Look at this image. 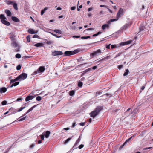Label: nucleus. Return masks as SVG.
I'll return each instance as SVG.
<instances>
[{"instance_id": "nucleus-1", "label": "nucleus", "mask_w": 153, "mask_h": 153, "mask_svg": "<svg viewBox=\"0 0 153 153\" xmlns=\"http://www.w3.org/2000/svg\"><path fill=\"white\" fill-rule=\"evenodd\" d=\"M103 109V107L102 106H97L94 111L90 113V117H92L93 118H94L99 114L100 111L102 110Z\"/></svg>"}, {"instance_id": "nucleus-2", "label": "nucleus", "mask_w": 153, "mask_h": 153, "mask_svg": "<svg viewBox=\"0 0 153 153\" xmlns=\"http://www.w3.org/2000/svg\"><path fill=\"white\" fill-rule=\"evenodd\" d=\"M0 19L1 22L3 24L9 26L10 25V22L7 21V18L5 17L4 15L1 14L0 15Z\"/></svg>"}, {"instance_id": "nucleus-3", "label": "nucleus", "mask_w": 153, "mask_h": 153, "mask_svg": "<svg viewBox=\"0 0 153 153\" xmlns=\"http://www.w3.org/2000/svg\"><path fill=\"white\" fill-rule=\"evenodd\" d=\"M27 74L25 73H22L17 76L19 80L20 81L25 79L27 77Z\"/></svg>"}, {"instance_id": "nucleus-4", "label": "nucleus", "mask_w": 153, "mask_h": 153, "mask_svg": "<svg viewBox=\"0 0 153 153\" xmlns=\"http://www.w3.org/2000/svg\"><path fill=\"white\" fill-rule=\"evenodd\" d=\"M101 53V50L100 49H99L97 51H94L93 52L90 54V55L91 56V58H92L94 56Z\"/></svg>"}, {"instance_id": "nucleus-5", "label": "nucleus", "mask_w": 153, "mask_h": 153, "mask_svg": "<svg viewBox=\"0 0 153 153\" xmlns=\"http://www.w3.org/2000/svg\"><path fill=\"white\" fill-rule=\"evenodd\" d=\"M131 109L130 108H128L126 111L123 114V117H124V118H126V117L129 116L130 114H133V112H132L131 111V112H128V111Z\"/></svg>"}, {"instance_id": "nucleus-6", "label": "nucleus", "mask_w": 153, "mask_h": 153, "mask_svg": "<svg viewBox=\"0 0 153 153\" xmlns=\"http://www.w3.org/2000/svg\"><path fill=\"white\" fill-rule=\"evenodd\" d=\"M63 53L62 51H55L52 52V55L53 56L62 55Z\"/></svg>"}, {"instance_id": "nucleus-7", "label": "nucleus", "mask_w": 153, "mask_h": 153, "mask_svg": "<svg viewBox=\"0 0 153 153\" xmlns=\"http://www.w3.org/2000/svg\"><path fill=\"white\" fill-rule=\"evenodd\" d=\"M123 9L122 8H120L117 13V17L118 18L120 17L123 13Z\"/></svg>"}, {"instance_id": "nucleus-8", "label": "nucleus", "mask_w": 153, "mask_h": 153, "mask_svg": "<svg viewBox=\"0 0 153 153\" xmlns=\"http://www.w3.org/2000/svg\"><path fill=\"white\" fill-rule=\"evenodd\" d=\"M10 4L13 5V8L16 10H18V8L17 7V4L16 2H14L12 1H10Z\"/></svg>"}, {"instance_id": "nucleus-9", "label": "nucleus", "mask_w": 153, "mask_h": 153, "mask_svg": "<svg viewBox=\"0 0 153 153\" xmlns=\"http://www.w3.org/2000/svg\"><path fill=\"white\" fill-rule=\"evenodd\" d=\"M36 96H32L30 95H28L25 98V101L27 102L28 101L33 99L34 97H35Z\"/></svg>"}, {"instance_id": "nucleus-10", "label": "nucleus", "mask_w": 153, "mask_h": 153, "mask_svg": "<svg viewBox=\"0 0 153 153\" xmlns=\"http://www.w3.org/2000/svg\"><path fill=\"white\" fill-rule=\"evenodd\" d=\"M72 51H67L64 52L63 56H68L71 55H72Z\"/></svg>"}, {"instance_id": "nucleus-11", "label": "nucleus", "mask_w": 153, "mask_h": 153, "mask_svg": "<svg viewBox=\"0 0 153 153\" xmlns=\"http://www.w3.org/2000/svg\"><path fill=\"white\" fill-rule=\"evenodd\" d=\"M45 70V68L44 66H42L40 67L38 69V71L39 73L43 72Z\"/></svg>"}, {"instance_id": "nucleus-12", "label": "nucleus", "mask_w": 153, "mask_h": 153, "mask_svg": "<svg viewBox=\"0 0 153 153\" xmlns=\"http://www.w3.org/2000/svg\"><path fill=\"white\" fill-rule=\"evenodd\" d=\"M25 108V107H21L18 110H15L13 112H12L11 114H13L17 112H20L22 111L23 109Z\"/></svg>"}, {"instance_id": "nucleus-13", "label": "nucleus", "mask_w": 153, "mask_h": 153, "mask_svg": "<svg viewBox=\"0 0 153 153\" xmlns=\"http://www.w3.org/2000/svg\"><path fill=\"white\" fill-rule=\"evenodd\" d=\"M11 19L13 21L16 22H20V20L18 18L16 17L12 16L11 17Z\"/></svg>"}, {"instance_id": "nucleus-14", "label": "nucleus", "mask_w": 153, "mask_h": 153, "mask_svg": "<svg viewBox=\"0 0 153 153\" xmlns=\"http://www.w3.org/2000/svg\"><path fill=\"white\" fill-rule=\"evenodd\" d=\"M50 134V132L49 131H47L46 132H43V134H44L45 137L48 138L49 137Z\"/></svg>"}, {"instance_id": "nucleus-15", "label": "nucleus", "mask_w": 153, "mask_h": 153, "mask_svg": "<svg viewBox=\"0 0 153 153\" xmlns=\"http://www.w3.org/2000/svg\"><path fill=\"white\" fill-rule=\"evenodd\" d=\"M27 31L29 33L31 34H35L37 33V32H36L34 31L33 29L30 28Z\"/></svg>"}, {"instance_id": "nucleus-16", "label": "nucleus", "mask_w": 153, "mask_h": 153, "mask_svg": "<svg viewBox=\"0 0 153 153\" xmlns=\"http://www.w3.org/2000/svg\"><path fill=\"white\" fill-rule=\"evenodd\" d=\"M129 26V24H126L123 26L121 28V29L122 30H126L127 28Z\"/></svg>"}, {"instance_id": "nucleus-17", "label": "nucleus", "mask_w": 153, "mask_h": 153, "mask_svg": "<svg viewBox=\"0 0 153 153\" xmlns=\"http://www.w3.org/2000/svg\"><path fill=\"white\" fill-rule=\"evenodd\" d=\"M19 82H16L12 83V84L10 85V88H12L13 86H16L19 84Z\"/></svg>"}, {"instance_id": "nucleus-18", "label": "nucleus", "mask_w": 153, "mask_h": 153, "mask_svg": "<svg viewBox=\"0 0 153 153\" xmlns=\"http://www.w3.org/2000/svg\"><path fill=\"white\" fill-rule=\"evenodd\" d=\"M12 46L14 48H16L18 46V44L16 42V41L12 42L11 43Z\"/></svg>"}, {"instance_id": "nucleus-19", "label": "nucleus", "mask_w": 153, "mask_h": 153, "mask_svg": "<svg viewBox=\"0 0 153 153\" xmlns=\"http://www.w3.org/2000/svg\"><path fill=\"white\" fill-rule=\"evenodd\" d=\"M7 91L6 88L5 87L1 88L0 89V92L1 93H4Z\"/></svg>"}, {"instance_id": "nucleus-20", "label": "nucleus", "mask_w": 153, "mask_h": 153, "mask_svg": "<svg viewBox=\"0 0 153 153\" xmlns=\"http://www.w3.org/2000/svg\"><path fill=\"white\" fill-rule=\"evenodd\" d=\"M73 137V136L71 137H70L67 139L65 141L63 142V144H67L68 142L71 140Z\"/></svg>"}, {"instance_id": "nucleus-21", "label": "nucleus", "mask_w": 153, "mask_h": 153, "mask_svg": "<svg viewBox=\"0 0 153 153\" xmlns=\"http://www.w3.org/2000/svg\"><path fill=\"white\" fill-rule=\"evenodd\" d=\"M43 44L42 43H37L34 45V46L36 47L43 46Z\"/></svg>"}, {"instance_id": "nucleus-22", "label": "nucleus", "mask_w": 153, "mask_h": 153, "mask_svg": "<svg viewBox=\"0 0 153 153\" xmlns=\"http://www.w3.org/2000/svg\"><path fill=\"white\" fill-rule=\"evenodd\" d=\"M18 80H19V79L17 77H16L15 79H14L11 80L10 81V84L12 83L16 82H15L16 81Z\"/></svg>"}, {"instance_id": "nucleus-23", "label": "nucleus", "mask_w": 153, "mask_h": 153, "mask_svg": "<svg viewBox=\"0 0 153 153\" xmlns=\"http://www.w3.org/2000/svg\"><path fill=\"white\" fill-rule=\"evenodd\" d=\"M91 70V68H89L87 69L86 70H85L83 72V73H82V76L84 75L86 73H87V72H88V71H90Z\"/></svg>"}, {"instance_id": "nucleus-24", "label": "nucleus", "mask_w": 153, "mask_h": 153, "mask_svg": "<svg viewBox=\"0 0 153 153\" xmlns=\"http://www.w3.org/2000/svg\"><path fill=\"white\" fill-rule=\"evenodd\" d=\"M109 27V25L108 24H104L102 25V28L103 30H104L106 28H108Z\"/></svg>"}, {"instance_id": "nucleus-25", "label": "nucleus", "mask_w": 153, "mask_h": 153, "mask_svg": "<svg viewBox=\"0 0 153 153\" xmlns=\"http://www.w3.org/2000/svg\"><path fill=\"white\" fill-rule=\"evenodd\" d=\"M54 31L58 34H61L62 33V32L59 30L56 29L54 30Z\"/></svg>"}, {"instance_id": "nucleus-26", "label": "nucleus", "mask_w": 153, "mask_h": 153, "mask_svg": "<svg viewBox=\"0 0 153 153\" xmlns=\"http://www.w3.org/2000/svg\"><path fill=\"white\" fill-rule=\"evenodd\" d=\"M79 51L78 49L75 50L73 51H72V55L77 53L78 52H79Z\"/></svg>"}, {"instance_id": "nucleus-27", "label": "nucleus", "mask_w": 153, "mask_h": 153, "mask_svg": "<svg viewBox=\"0 0 153 153\" xmlns=\"http://www.w3.org/2000/svg\"><path fill=\"white\" fill-rule=\"evenodd\" d=\"M78 144V143L76 142L74 146L72 148V150H74V149L77 148V146Z\"/></svg>"}, {"instance_id": "nucleus-28", "label": "nucleus", "mask_w": 153, "mask_h": 153, "mask_svg": "<svg viewBox=\"0 0 153 153\" xmlns=\"http://www.w3.org/2000/svg\"><path fill=\"white\" fill-rule=\"evenodd\" d=\"M69 95L71 96H74L75 94V91L74 90H71L69 92Z\"/></svg>"}, {"instance_id": "nucleus-29", "label": "nucleus", "mask_w": 153, "mask_h": 153, "mask_svg": "<svg viewBox=\"0 0 153 153\" xmlns=\"http://www.w3.org/2000/svg\"><path fill=\"white\" fill-rule=\"evenodd\" d=\"M129 73V71L128 69H126V71L125 72V73L123 74V76H127L128 75V74Z\"/></svg>"}, {"instance_id": "nucleus-30", "label": "nucleus", "mask_w": 153, "mask_h": 153, "mask_svg": "<svg viewBox=\"0 0 153 153\" xmlns=\"http://www.w3.org/2000/svg\"><path fill=\"white\" fill-rule=\"evenodd\" d=\"M15 36H12L10 37V38L11 39V40L12 41V42H15V41H16V40L15 38Z\"/></svg>"}, {"instance_id": "nucleus-31", "label": "nucleus", "mask_w": 153, "mask_h": 153, "mask_svg": "<svg viewBox=\"0 0 153 153\" xmlns=\"http://www.w3.org/2000/svg\"><path fill=\"white\" fill-rule=\"evenodd\" d=\"M46 43L47 45H49L53 44V42L52 41H47Z\"/></svg>"}, {"instance_id": "nucleus-32", "label": "nucleus", "mask_w": 153, "mask_h": 153, "mask_svg": "<svg viewBox=\"0 0 153 153\" xmlns=\"http://www.w3.org/2000/svg\"><path fill=\"white\" fill-rule=\"evenodd\" d=\"M31 111V110L30 109V108L29 109H28L27 111V112L23 115H22V116H21L19 118H21V117H23V116H25V115H26V114H27V113H29V112H30V111Z\"/></svg>"}, {"instance_id": "nucleus-33", "label": "nucleus", "mask_w": 153, "mask_h": 153, "mask_svg": "<svg viewBox=\"0 0 153 153\" xmlns=\"http://www.w3.org/2000/svg\"><path fill=\"white\" fill-rule=\"evenodd\" d=\"M23 117H23L20 119L19 120V121H23V120H25V119L26 118V115H25V116H24Z\"/></svg>"}, {"instance_id": "nucleus-34", "label": "nucleus", "mask_w": 153, "mask_h": 153, "mask_svg": "<svg viewBox=\"0 0 153 153\" xmlns=\"http://www.w3.org/2000/svg\"><path fill=\"white\" fill-rule=\"evenodd\" d=\"M111 58V56L110 55L108 56H107L106 57H104L103 59L105 61L107 59H110Z\"/></svg>"}, {"instance_id": "nucleus-35", "label": "nucleus", "mask_w": 153, "mask_h": 153, "mask_svg": "<svg viewBox=\"0 0 153 153\" xmlns=\"http://www.w3.org/2000/svg\"><path fill=\"white\" fill-rule=\"evenodd\" d=\"M144 26H143V25H141L139 29L140 31L141 30H144Z\"/></svg>"}, {"instance_id": "nucleus-36", "label": "nucleus", "mask_w": 153, "mask_h": 153, "mask_svg": "<svg viewBox=\"0 0 153 153\" xmlns=\"http://www.w3.org/2000/svg\"><path fill=\"white\" fill-rule=\"evenodd\" d=\"M5 12L6 13L7 16H10V10H6L5 11Z\"/></svg>"}, {"instance_id": "nucleus-37", "label": "nucleus", "mask_w": 153, "mask_h": 153, "mask_svg": "<svg viewBox=\"0 0 153 153\" xmlns=\"http://www.w3.org/2000/svg\"><path fill=\"white\" fill-rule=\"evenodd\" d=\"M30 35H28L26 37L27 41L28 42H29L30 41Z\"/></svg>"}, {"instance_id": "nucleus-38", "label": "nucleus", "mask_w": 153, "mask_h": 153, "mask_svg": "<svg viewBox=\"0 0 153 153\" xmlns=\"http://www.w3.org/2000/svg\"><path fill=\"white\" fill-rule=\"evenodd\" d=\"M15 57L16 58L19 59L21 58V55L20 54L17 53Z\"/></svg>"}, {"instance_id": "nucleus-39", "label": "nucleus", "mask_w": 153, "mask_h": 153, "mask_svg": "<svg viewBox=\"0 0 153 153\" xmlns=\"http://www.w3.org/2000/svg\"><path fill=\"white\" fill-rule=\"evenodd\" d=\"M21 68V66L20 65H18L16 67V69L17 70H20Z\"/></svg>"}, {"instance_id": "nucleus-40", "label": "nucleus", "mask_w": 153, "mask_h": 153, "mask_svg": "<svg viewBox=\"0 0 153 153\" xmlns=\"http://www.w3.org/2000/svg\"><path fill=\"white\" fill-rule=\"evenodd\" d=\"M82 83L81 82H79L78 83V85L79 87H81L82 86Z\"/></svg>"}, {"instance_id": "nucleus-41", "label": "nucleus", "mask_w": 153, "mask_h": 153, "mask_svg": "<svg viewBox=\"0 0 153 153\" xmlns=\"http://www.w3.org/2000/svg\"><path fill=\"white\" fill-rule=\"evenodd\" d=\"M42 98L40 96H37L36 98V100L37 101H39L41 100Z\"/></svg>"}, {"instance_id": "nucleus-42", "label": "nucleus", "mask_w": 153, "mask_h": 153, "mask_svg": "<svg viewBox=\"0 0 153 153\" xmlns=\"http://www.w3.org/2000/svg\"><path fill=\"white\" fill-rule=\"evenodd\" d=\"M102 92H101L100 91H98L96 92V95L95 96L97 97L98 96V95H100L101 94Z\"/></svg>"}, {"instance_id": "nucleus-43", "label": "nucleus", "mask_w": 153, "mask_h": 153, "mask_svg": "<svg viewBox=\"0 0 153 153\" xmlns=\"http://www.w3.org/2000/svg\"><path fill=\"white\" fill-rule=\"evenodd\" d=\"M38 73H39V71H38V70H37V71H35L34 72H33L32 75H35L37 74Z\"/></svg>"}, {"instance_id": "nucleus-44", "label": "nucleus", "mask_w": 153, "mask_h": 153, "mask_svg": "<svg viewBox=\"0 0 153 153\" xmlns=\"http://www.w3.org/2000/svg\"><path fill=\"white\" fill-rule=\"evenodd\" d=\"M120 45L121 46H123L126 45V42H123L120 43Z\"/></svg>"}, {"instance_id": "nucleus-45", "label": "nucleus", "mask_w": 153, "mask_h": 153, "mask_svg": "<svg viewBox=\"0 0 153 153\" xmlns=\"http://www.w3.org/2000/svg\"><path fill=\"white\" fill-rule=\"evenodd\" d=\"M50 33L52 35L56 37V38H59V37H61V36H57V35H56L55 34H53V33Z\"/></svg>"}, {"instance_id": "nucleus-46", "label": "nucleus", "mask_w": 153, "mask_h": 153, "mask_svg": "<svg viewBox=\"0 0 153 153\" xmlns=\"http://www.w3.org/2000/svg\"><path fill=\"white\" fill-rule=\"evenodd\" d=\"M81 139V136H80L76 142L78 144V143L80 141Z\"/></svg>"}, {"instance_id": "nucleus-47", "label": "nucleus", "mask_w": 153, "mask_h": 153, "mask_svg": "<svg viewBox=\"0 0 153 153\" xmlns=\"http://www.w3.org/2000/svg\"><path fill=\"white\" fill-rule=\"evenodd\" d=\"M132 42V41L131 40H128L127 42H126V45L129 44L131 43Z\"/></svg>"}, {"instance_id": "nucleus-48", "label": "nucleus", "mask_w": 153, "mask_h": 153, "mask_svg": "<svg viewBox=\"0 0 153 153\" xmlns=\"http://www.w3.org/2000/svg\"><path fill=\"white\" fill-rule=\"evenodd\" d=\"M90 36H82L81 37L82 39H88V38H90Z\"/></svg>"}, {"instance_id": "nucleus-49", "label": "nucleus", "mask_w": 153, "mask_h": 153, "mask_svg": "<svg viewBox=\"0 0 153 153\" xmlns=\"http://www.w3.org/2000/svg\"><path fill=\"white\" fill-rule=\"evenodd\" d=\"M122 53V52H119L116 55V56L114 57V58H116L119 56H120L121 54Z\"/></svg>"}, {"instance_id": "nucleus-50", "label": "nucleus", "mask_w": 153, "mask_h": 153, "mask_svg": "<svg viewBox=\"0 0 153 153\" xmlns=\"http://www.w3.org/2000/svg\"><path fill=\"white\" fill-rule=\"evenodd\" d=\"M123 67V65H120L118 66V68L119 69H121Z\"/></svg>"}, {"instance_id": "nucleus-51", "label": "nucleus", "mask_w": 153, "mask_h": 153, "mask_svg": "<svg viewBox=\"0 0 153 153\" xmlns=\"http://www.w3.org/2000/svg\"><path fill=\"white\" fill-rule=\"evenodd\" d=\"M126 143V142H125L122 145H121L120 147V149H122L123 147L124 146L126 143Z\"/></svg>"}, {"instance_id": "nucleus-52", "label": "nucleus", "mask_w": 153, "mask_h": 153, "mask_svg": "<svg viewBox=\"0 0 153 153\" xmlns=\"http://www.w3.org/2000/svg\"><path fill=\"white\" fill-rule=\"evenodd\" d=\"M7 102L6 101H3L1 102V104L3 105H6L7 104Z\"/></svg>"}, {"instance_id": "nucleus-53", "label": "nucleus", "mask_w": 153, "mask_h": 153, "mask_svg": "<svg viewBox=\"0 0 153 153\" xmlns=\"http://www.w3.org/2000/svg\"><path fill=\"white\" fill-rule=\"evenodd\" d=\"M33 38H39V36H38V35H36V34H35L34 35H33Z\"/></svg>"}, {"instance_id": "nucleus-54", "label": "nucleus", "mask_w": 153, "mask_h": 153, "mask_svg": "<svg viewBox=\"0 0 153 153\" xmlns=\"http://www.w3.org/2000/svg\"><path fill=\"white\" fill-rule=\"evenodd\" d=\"M35 146V143H33L32 144H31L30 146V148L31 149H33L34 146Z\"/></svg>"}, {"instance_id": "nucleus-55", "label": "nucleus", "mask_w": 153, "mask_h": 153, "mask_svg": "<svg viewBox=\"0 0 153 153\" xmlns=\"http://www.w3.org/2000/svg\"><path fill=\"white\" fill-rule=\"evenodd\" d=\"M116 48L117 46L116 45H111V49H113Z\"/></svg>"}, {"instance_id": "nucleus-56", "label": "nucleus", "mask_w": 153, "mask_h": 153, "mask_svg": "<svg viewBox=\"0 0 153 153\" xmlns=\"http://www.w3.org/2000/svg\"><path fill=\"white\" fill-rule=\"evenodd\" d=\"M84 145L81 144L79 146L78 148L79 149H81L82 148L84 147Z\"/></svg>"}, {"instance_id": "nucleus-57", "label": "nucleus", "mask_w": 153, "mask_h": 153, "mask_svg": "<svg viewBox=\"0 0 153 153\" xmlns=\"http://www.w3.org/2000/svg\"><path fill=\"white\" fill-rule=\"evenodd\" d=\"M119 18H117V19H110V21L111 22H114L115 21H116Z\"/></svg>"}, {"instance_id": "nucleus-58", "label": "nucleus", "mask_w": 153, "mask_h": 153, "mask_svg": "<svg viewBox=\"0 0 153 153\" xmlns=\"http://www.w3.org/2000/svg\"><path fill=\"white\" fill-rule=\"evenodd\" d=\"M37 105H34L33 106V107H31L30 109L31 110V111L32 110H33V109L35 108V107H36L37 106Z\"/></svg>"}, {"instance_id": "nucleus-59", "label": "nucleus", "mask_w": 153, "mask_h": 153, "mask_svg": "<svg viewBox=\"0 0 153 153\" xmlns=\"http://www.w3.org/2000/svg\"><path fill=\"white\" fill-rule=\"evenodd\" d=\"M44 136H45V135H44V134L43 135H41L40 137H41V139L42 140H44Z\"/></svg>"}, {"instance_id": "nucleus-60", "label": "nucleus", "mask_w": 153, "mask_h": 153, "mask_svg": "<svg viewBox=\"0 0 153 153\" xmlns=\"http://www.w3.org/2000/svg\"><path fill=\"white\" fill-rule=\"evenodd\" d=\"M132 136H131V137H130L127 140H126V141H125V142H126V143H127V142H128L131 139V138H132Z\"/></svg>"}, {"instance_id": "nucleus-61", "label": "nucleus", "mask_w": 153, "mask_h": 153, "mask_svg": "<svg viewBox=\"0 0 153 153\" xmlns=\"http://www.w3.org/2000/svg\"><path fill=\"white\" fill-rule=\"evenodd\" d=\"M20 50V47L19 46H18V48H17L15 49V51L16 52L19 51Z\"/></svg>"}, {"instance_id": "nucleus-62", "label": "nucleus", "mask_w": 153, "mask_h": 153, "mask_svg": "<svg viewBox=\"0 0 153 153\" xmlns=\"http://www.w3.org/2000/svg\"><path fill=\"white\" fill-rule=\"evenodd\" d=\"M94 29L92 28H87L85 30H93Z\"/></svg>"}, {"instance_id": "nucleus-63", "label": "nucleus", "mask_w": 153, "mask_h": 153, "mask_svg": "<svg viewBox=\"0 0 153 153\" xmlns=\"http://www.w3.org/2000/svg\"><path fill=\"white\" fill-rule=\"evenodd\" d=\"M100 7H106V8H107L108 7V6H107L102 5H100Z\"/></svg>"}, {"instance_id": "nucleus-64", "label": "nucleus", "mask_w": 153, "mask_h": 153, "mask_svg": "<svg viewBox=\"0 0 153 153\" xmlns=\"http://www.w3.org/2000/svg\"><path fill=\"white\" fill-rule=\"evenodd\" d=\"M76 123H73L72 126H71V127L72 128L76 126Z\"/></svg>"}]
</instances>
